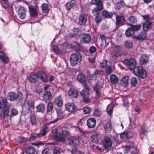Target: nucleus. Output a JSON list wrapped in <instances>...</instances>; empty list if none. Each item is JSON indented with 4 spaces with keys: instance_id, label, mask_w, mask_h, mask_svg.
Segmentation results:
<instances>
[{
    "instance_id": "33",
    "label": "nucleus",
    "mask_w": 154,
    "mask_h": 154,
    "mask_svg": "<svg viewBox=\"0 0 154 154\" xmlns=\"http://www.w3.org/2000/svg\"><path fill=\"white\" fill-rule=\"evenodd\" d=\"M110 80L112 83L115 84L118 83L119 79L116 75L112 74L110 76Z\"/></svg>"
},
{
    "instance_id": "59",
    "label": "nucleus",
    "mask_w": 154,
    "mask_h": 154,
    "mask_svg": "<svg viewBox=\"0 0 154 154\" xmlns=\"http://www.w3.org/2000/svg\"><path fill=\"white\" fill-rule=\"evenodd\" d=\"M53 51L54 53L59 54L60 53V51L59 49L57 46L56 45L54 46L53 47Z\"/></svg>"
},
{
    "instance_id": "15",
    "label": "nucleus",
    "mask_w": 154,
    "mask_h": 154,
    "mask_svg": "<svg viewBox=\"0 0 154 154\" xmlns=\"http://www.w3.org/2000/svg\"><path fill=\"white\" fill-rule=\"evenodd\" d=\"M116 23L117 25H120L125 21L124 17L122 15H117L116 17Z\"/></svg>"
},
{
    "instance_id": "10",
    "label": "nucleus",
    "mask_w": 154,
    "mask_h": 154,
    "mask_svg": "<svg viewBox=\"0 0 154 154\" xmlns=\"http://www.w3.org/2000/svg\"><path fill=\"white\" fill-rule=\"evenodd\" d=\"M134 136L133 133L130 131H126L122 132L120 135L121 138L126 137L127 139L131 138Z\"/></svg>"
},
{
    "instance_id": "55",
    "label": "nucleus",
    "mask_w": 154,
    "mask_h": 154,
    "mask_svg": "<svg viewBox=\"0 0 154 154\" xmlns=\"http://www.w3.org/2000/svg\"><path fill=\"white\" fill-rule=\"evenodd\" d=\"M129 78L128 76H125L123 77L121 79L122 82L125 85L128 83V81Z\"/></svg>"
},
{
    "instance_id": "62",
    "label": "nucleus",
    "mask_w": 154,
    "mask_h": 154,
    "mask_svg": "<svg viewBox=\"0 0 154 154\" xmlns=\"http://www.w3.org/2000/svg\"><path fill=\"white\" fill-rule=\"evenodd\" d=\"M123 105L125 106H128L129 105V103L128 100L127 98H123L122 99Z\"/></svg>"
},
{
    "instance_id": "43",
    "label": "nucleus",
    "mask_w": 154,
    "mask_h": 154,
    "mask_svg": "<svg viewBox=\"0 0 154 154\" xmlns=\"http://www.w3.org/2000/svg\"><path fill=\"white\" fill-rule=\"evenodd\" d=\"M1 2L3 8H7L9 7V3L8 0H1Z\"/></svg>"
},
{
    "instance_id": "49",
    "label": "nucleus",
    "mask_w": 154,
    "mask_h": 154,
    "mask_svg": "<svg viewBox=\"0 0 154 154\" xmlns=\"http://www.w3.org/2000/svg\"><path fill=\"white\" fill-rule=\"evenodd\" d=\"M30 120L31 124L32 125H34L36 124V117L35 116L32 115L31 116Z\"/></svg>"
},
{
    "instance_id": "36",
    "label": "nucleus",
    "mask_w": 154,
    "mask_h": 154,
    "mask_svg": "<svg viewBox=\"0 0 154 154\" xmlns=\"http://www.w3.org/2000/svg\"><path fill=\"white\" fill-rule=\"evenodd\" d=\"M130 26L131 27L134 32L135 31L139 30L141 28L142 25L141 24H137L134 25L132 24H130Z\"/></svg>"
},
{
    "instance_id": "28",
    "label": "nucleus",
    "mask_w": 154,
    "mask_h": 154,
    "mask_svg": "<svg viewBox=\"0 0 154 154\" xmlns=\"http://www.w3.org/2000/svg\"><path fill=\"white\" fill-rule=\"evenodd\" d=\"M49 125H43L41 135L42 136H44L49 131Z\"/></svg>"
},
{
    "instance_id": "11",
    "label": "nucleus",
    "mask_w": 154,
    "mask_h": 154,
    "mask_svg": "<svg viewBox=\"0 0 154 154\" xmlns=\"http://www.w3.org/2000/svg\"><path fill=\"white\" fill-rule=\"evenodd\" d=\"M18 13L19 17L21 19L25 18L26 17V12L25 8L20 7L18 9Z\"/></svg>"
},
{
    "instance_id": "5",
    "label": "nucleus",
    "mask_w": 154,
    "mask_h": 154,
    "mask_svg": "<svg viewBox=\"0 0 154 154\" xmlns=\"http://www.w3.org/2000/svg\"><path fill=\"white\" fill-rule=\"evenodd\" d=\"M123 63L126 66L129 67H142L141 66H137L136 60L132 58H130L129 59H125L123 61Z\"/></svg>"
},
{
    "instance_id": "48",
    "label": "nucleus",
    "mask_w": 154,
    "mask_h": 154,
    "mask_svg": "<svg viewBox=\"0 0 154 154\" xmlns=\"http://www.w3.org/2000/svg\"><path fill=\"white\" fill-rule=\"evenodd\" d=\"M115 30V29H113L111 26L106 27V32H107L110 35H112L113 32Z\"/></svg>"
},
{
    "instance_id": "20",
    "label": "nucleus",
    "mask_w": 154,
    "mask_h": 154,
    "mask_svg": "<svg viewBox=\"0 0 154 154\" xmlns=\"http://www.w3.org/2000/svg\"><path fill=\"white\" fill-rule=\"evenodd\" d=\"M87 123L89 128H93L95 126L96 121L94 118H90L87 120Z\"/></svg>"
},
{
    "instance_id": "26",
    "label": "nucleus",
    "mask_w": 154,
    "mask_h": 154,
    "mask_svg": "<svg viewBox=\"0 0 154 154\" xmlns=\"http://www.w3.org/2000/svg\"><path fill=\"white\" fill-rule=\"evenodd\" d=\"M9 100L14 101L16 100L18 97V95L14 92H11L8 94Z\"/></svg>"
},
{
    "instance_id": "2",
    "label": "nucleus",
    "mask_w": 154,
    "mask_h": 154,
    "mask_svg": "<svg viewBox=\"0 0 154 154\" xmlns=\"http://www.w3.org/2000/svg\"><path fill=\"white\" fill-rule=\"evenodd\" d=\"M130 70L132 71L135 75L139 77V79H144L147 76L146 70L143 68H128Z\"/></svg>"
},
{
    "instance_id": "47",
    "label": "nucleus",
    "mask_w": 154,
    "mask_h": 154,
    "mask_svg": "<svg viewBox=\"0 0 154 154\" xmlns=\"http://www.w3.org/2000/svg\"><path fill=\"white\" fill-rule=\"evenodd\" d=\"M112 144V143L111 140L106 136V149L110 148Z\"/></svg>"
},
{
    "instance_id": "54",
    "label": "nucleus",
    "mask_w": 154,
    "mask_h": 154,
    "mask_svg": "<svg viewBox=\"0 0 154 154\" xmlns=\"http://www.w3.org/2000/svg\"><path fill=\"white\" fill-rule=\"evenodd\" d=\"M71 152L72 154H84L83 152L77 150L76 148L73 149Z\"/></svg>"
},
{
    "instance_id": "17",
    "label": "nucleus",
    "mask_w": 154,
    "mask_h": 154,
    "mask_svg": "<svg viewBox=\"0 0 154 154\" xmlns=\"http://www.w3.org/2000/svg\"><path fill=\"white\" fill-rule=\"evenodd\" d=\"M91 40V35L89 33L84 34L82 39L81 40L82 43H88Z\"/></svg>"
},
{
    "instance_id": "52",
    "label": "nucleus",
    "mask_w": 154,
    "mask_h": 154,
    "mask_svg": "<svg viewBox=\"0 0 154 154\" xmlns=\"http://www.w3.org/2000/svg\"><path fill=\"white\" fill-rule=\"evenodd\" d=\"M125 45L128 48H131L133 46V43L131 41H127L125 42Z\"/></svg>"
},
{
    "instance_id": "16",
    "label": "nucleus",
    "mask_w": 154,
    "mask_h": 154,
    "mask_svg": "<svg viewBox=\"0 0 154 154\" xmlns=\"http://www.w3.org/2000/svg\"><path fill=\"white\" fill-rule=\"evenodd\" d=\"M38 78H40L44 82H47L48 79L46 75L45 72L42 71H39L37 73Z\"/></svg>"
},
{
    "instance_id": "63",
    "label": "nucleus",
    "mask_w": 154,
    "mask_h": 154,
    "mask_svg": "<svg viewBox=\"0 0 154 154\" xmlns=\"http://www.w3.org/2000/svg\"><path fill=\"white\" fill-rule=\"evenodd\" d=\"M42 154H50L49 149L48 148L44 149L42 151Z\"/></svg>"
},
{
    "instance_id": "37",
    "label": "nucleus",
    "mask_w": 154,
    "mask_h": 154,
    "mask_svg": "<svg viewBox=\"0 0 154 154\" xmlns=\"http://www.w3.org/2000/svg\"><path fill=\"white\" fill-rule=\"evenodd\" d=\"M100 40L102 43L100 44V46L105 48L106 46V37L104 35H101L100 38Z\"/></svg>"
},
{
    "instance_id": "6",
    "label": "nucleus",
    "mask_w": 154,
    "mask_h": 154,
    "mask_svg": "<svg viewBox=\"0 0 154 154\" xmlns=\"http://www.w3.org/2000/svg\"><path fill=\"white\" fill-rule=\"evenodd\" d=\"M67 142L69 144L74 146L78 145L80 143L79 138L76 137H69L67 140Z\"/></svg>"
},
{
    "instance_id": "12",
    "label": "nucleus",
    "mask_w": 154,
    "mask_h": 154,
    "mask_svg": "<svg viewBox=\"0 0 154 154\" xmlns=\"http://www.w3.org/2000/svg\"><path fill=\"white\" fill-rule=\"evenodd\" d=\"M28 8L30 17H36L38 14L37 10L32 6H29Z\"/></svg>"
},
{
    "instance_id": "45",
    "label": "nucleus",
    "mask_w": 154,
    "mask_h": 154,
    "mask_svg": "<svg viewBox=\"0 0 154 154\" xmlns=\"http://www.w3.org/2000/svg\"><path fill=\"white\" fill-rule=\"evenodd\" d=\"M103 72L102 71L97 70L94 72V74L92 75L93 78H92V80H95L96 79V75H97L102 74Z\"/></svg>"
},
{
    "instance_id": "19",
    "label": "nucleus",
    "mask_w": 154,
    "mask_h": 154,
    "mask_svg": "<svg viewBox=\"0 0 154 154\" xmlns=\"http://www.w3.org/2000/svg\"><path fill=\"white\" fill-rule=\"evenodd\" d=\"M87 16L84 14H82L80 15L79 19V23L80 25H85L87 21Z\"/></svg>"
},
{
    "instance_id": "29",
    "label": "nucleus",
    "mask_w": 154,
    "mask_h": 154,
    "mask_svg": "<svg viewBox=\"0 0 154 154\" xmlns=\"http://www.w3.org/2000/svg\"><path fill=\"white\" fill-rule=\"evenodd\" d=\"M38 78L37 75L32 74L28 77V79L31 82L33 83L36 82L38 81Z\"/></svg>"
},
{
    "instance_id": "53",
    "label": "nucleus",
    "mask_w": 154,
    "mask_h": 154,
    "mask_svg": "<svg viewBox=\"0 0 154 154\" xmlns=\"http://www.w3.org/2000/svg\"><path fill=\"white\" fill-rule=\"evenodd\" d=\"M112 126L110 122L106 123V133H110L112 129Z\"/></svg>"
},
{
    "instance_id": "21",
    "label": "nucleus",
    "mask_w": 154,
    "mask_h": 154,
    "mask_svg": "<svg viewBox=\"0 0 154 154\" xmlns=\"http://www.w3.org/2000/svg\"><path fill=\"white\" fill-rule=\"evenodd\" d=\"M77 80L80 83L83 84V85L86 84V80L85 79V75L82 73L79 74L77 77Z\"/></svg>"
},
{
    "instance_id": "14",
    "label": "nucleus",
    "mask_w": 154,
    "mask_h": 154,
    "mask_svg": "<svg viewBox=\"0 0 154 154\" xmlns=\"http://www.w3.org/2000/svg\"><path fill=\"white\" fill-rule=\"evenodd\" d=\"M149 59L148 56L145 54H143L140 59V63L141 65H143L147 63Z\"/></svg>"
},
{
    "instance_id": "41",
    "label": "nucleus",
    "mask_w": 154,
    "mask_h": 154,
    "mask_svg": "<svg viewBox=\"0 0 154 154\" xmlns=\"http://www.w3.org/2000/svg\"><path fill=\"white\" fill-rule=\"evenodd\" d=\"M125 3L123 0H120L119 2H117L116 4V6L117 8L119 9L125 6Z\"/></svg>"
},
{
    "instance_id": "51",
    "label": "nucleus",
    "mask_w": 154,
    "mask_h": 154,
    "mask_svg": "<svg viewBox=\"0 0 154 154\" xmlns=\"http://www.w3.org/2000/svg\"><path fill=\"white\" fill-rule=\"evenodd\" d=\"M41 133L38 134H32L30 137V140L31 141H33L35 140L37 137L39 136L41 134Z\"/></svg>"
},
{
    "instance_id": "39",
    "label": "nucleus",
    "mask_w": 154,
    "mask_h": 154,
    "mask_svg": "<svg viewBox=\"0 0 154 154\" xmlns=\"http://www.w3.org/2000/svg\"><path fill=\"white\" fill-rule=\"evenodd\" d=\"M35 152V149L32 147H29L25 150V152L27 154H34Z\"/></svg>"
},
{
    "instance_id": "30",
    "label": "nucleus",
    "mask_w": 154,
    "mask_h": 154,
    "mask_svg": "<svg viewBox=\"0 0 154 154\" xmlns=\"http://www.w3.org/2000/svg\"><path fill=\"white\" fill-rule=\"evenodd\" d=\"M69 95L72 97L76 98L78 96V93L74 89L71 88L68 91Z\"/></svg>"
},
{
    "instance_id": "61",
    "label": "nucleus",
    "mask_w": 154,
    "mask_h": 154,
    "mask_svg": "<svg viewBox=\"0 0 154 154\" xmlns=\"http://www.w3.org/2000/svg\"><path fill=\"white\" fill-rule=\"evenodd\" d=\"M27 140L28 139L27 138L20 137L19 138L18 142L19 143H22L26 142Z\"/></svg>"
},
{
    "instance_id": "42",
    "label": "nucleus",
    "mask_w": 154,
    "mask_h": 154,
    "mask_svg": "<svg viewBox=\"0 0 154 154\" xmlns=\"http://www.w3.org/2000/svg\"><path fill=\"white\" fill-rule=\"evenodd\" d=\"M139 132L144 135L146 134L147 132V130L146 128L143 126H141L139 130Z\"/></svg>"
},
{
    "instance_id": "9",
    "label": "nucleus",
    "mask_w": 154,
    "mask_h": 154,
    "mask_svg": "<svg viewBox=\"0 0 154 154\" xmlns=\"http://www.w3.org/2000/svg\"><path fill=\"white\" fill-rule=\"evenodd\" d=\"M147 33L145 31L140 32L137 36H134L133 37L135 38L136 40H144L146 39L147 37Z\"/></svg>"
},
{
    "instance_id": "50",
    "label": "nucleus",
    "mask_w": 154,
    "mask_h": 154,
    "mask_svg": "<svg viewBox=\"0 0 154 154\" xmlns=\"http://www.w3.org/2000/svg\"><path fill=\"white\" fill-rule=\"evenodd\" d=\"M131 85L133 87L136 86L137 84V80L135 77L132 78L131 79Z\"/></svg>"
},
{
    "instance_id": "31",
    "label": "nucleus",
    "mask_w": 154,
    "mask_h": 154,
    "mask_svg": "<svg viewBox=\"0 0 154 154\" xmlns=\"http://www.w3.org/2000/svg\"><path fill=\"white\" fill-rule=\"evenodd\" d=\"M76 2L75 0H72L69 2H68L65 5L66 9L67 10H69L76 3Z\"/></svg>"
},
{
    "instance_id": "13",
    "label": "nucleus",
    "mask_w": 154,
    "mask_h": 154,
    "mask_svg": "<svg viewBox=\"0 0 154 154\" xmlns=\"http://www.w3.org/2000/svg\"><path fill=\"white\" fill-rule=\"evenodd\" d=\"M10 109L6 108L3 109L1 111L0 114V119L3 120L6 116H9V112Z\"/></svg>"
},
{
    "instance_id": "35",
    "label": "nucleus",
    "mask_w": 154,
    "mask_h": 154,
    "mask_svg": "<svg viewBox=\"0 0 154 154\" xmlns=\"http://www.w3.org/2000/svg\"><path fill=\"white\" fill-rule=\"evenodd\" d=\"M42 12L43 13L47 14L49 11L48 5L47 4L43 3L41 5Z\"/></svg>"
},
{
    "instance_id": "64",
    "label": "nucleus",
    "mask_w": 154,
    "mask_h": 154,
    "mask_svg": "<svg viewBox=\"0 0 154 154\" xmlns=\"http://www.w3.org/2000/svg\"><path fill=\"white\" fill-rule=\"evenodd\" d=\"M60 149L58 147H55L54 149L53 152L54 154H60Z\"/></svg>"
},
{
    "instance_id": "38",
    "label": "nucleus",
    "mask_w": 154,
    "mask_h": 154,
    "mask_svg": "<svg viewBox=\"0 0 154 154\" xmlns=\"http://www.w3.org/2000/svg\"><path fill=\"white\" fill-rule=\"evenodd\" d=\"M53 103L52 102H49L48 104L47 109V113L49 115L51 114L53 108Z\"/></svg>"
},
{
    "instance_id": "3",
    "label": "nucleus",
    "mask_w": 154,
    "mask_h": 154,
    "mask_svg": "<svg viewBox=\"0 0 154 154\" xmlns=\"http://www.w3.org/2000/svg\"><path fill=\"white\" fill-rule=\"evenodd\" d=\"M82 57L81 54L79 52H76L71 54L70 57L71 64L72 66L76 65L81 60Z\"/></svg>"
},
{
    "instance_id": "56",
    "label": "nucleus",
    "mask_w": 154,
    "mask_h": 154,
    "mask_svg": "<svg viewBox=\"0 0 154 154\" xmlns=\"http://www.w3.org/2000/svg\"><path fill=\"white\" fill-rule=\"evenodd\" d=\"M60 135L66 136L70 134L69 132L66 130L62 131L59 133Z\"/></svg>"
},
{
    "instance_id": "58",
    "label": "nucleus",
    "mask_w": 154,
    "mask_h": 154,
    "mask_svg": "<svg viewBox=\"0 0 154 154\" xmlns=\"http://www.w3.org/2000/svg\"><path fill=\"white\" fill-rule=\"evenodd\" d=\"M11 117H12L17 115L18 113V112L17 109L14 108H12L11 109Z\"/></svg>"
},
{
    "instance_id": "18",
    "label": "nucleus",
    "mask_w": 154,
    "mask_h": 154,
    "mask_svg": "<svg viewBox=\"0 0 154 154\" xmlns=\"http://www.w3.org/2000/svg\"><path fill=\"white\" fill-rule=\"evenodd\" d=\"M66 110L71 112L74 111L75 109V106L72 103H68L65 105Z\"/></svg>"
},
{
    "instance_id": "46",
    "label": "nucleus",
    "mask_w": 154,
    "mask_h": 154,
    "mask_svg": "<svg viewBox=\"0 0 154 154\" xmlns=\"http://www.w3.org/2000/svg\"><path fill=\"white\" fill-rule=\"evenodd\" d=\"M128 20L132 23H137V18L133 16L130 17L128 18Z\"/></svg>"
},
{
    "instance_id": "23",
    "label": "nucleus",
    "mask_w": 154,
    "mask_h": 154,
    "mask_svg": "<svg viewBox=\"0 0 154 154\" xmlns=\"http://www.w3.org/2000/svg\"><path fill=\"white\" fill-rule=\"evenodd\" d=\"M54 103L57 106L60 107L63 104V101L62 98L60 96H59L55 99Z\"/></svg>"
},
{
    "instance_id": "40",
    "label": "nucleus",
    "mask_w": 154,
    "mask_h": 154,
    "mask_svg": "<svg viewBox=\"0 0 154 154\" xmlns=\"http://www.w3.org/2000/svg\"><path fill=\"white\" fill-rule=\"evenodd\" d=\"M53 137L55 140L59 142H64L65 141V140L63 137H60L56 134L54 135Z\"/></svg>"
},
{
    "instance_id": "34",
    "label": "nucleus",
    "mask_w": 154,
    "mask_h": 154,
    "mask_svg": "<svg viewBox=\"0 0 154 154\" xmlns=\"http://www.w3.org/2000/svg\"><path fill=\"white\" fill-rule=\"evenodd\" d=\"M134 34V32L131 26L128 27L125 32V35L127 37H131Z\"/></svg>"
},
{
    "instance_id": "4",
    "label": "nucleus",
    "mask_w": 154,
    "mask_h": 154,
    "mask_svg": "<svg viewBox=\"0 0 154 154\" xmlns=\"http://www.w3.org/2000/svg\"><path fill=\"white\" fill-rule=\"evenodd\" d=\"M84 88L81 92L80 94L83 98V101L86 103H88L90 101V99L88 97L89 94V88L86 84H83Z\"/></svg>"
},
{
    "instance_id": "24",
    "label": "nucleus",
    "mask_w": 154,
    "mask_h": 154,
    "mask_svg": "<svg viewBox=\"0 0 154 154\" xmlns=\"http://www.w3.org/2000/svg\"><path fill=\"white\" fill-rule=\"evenodd\" d=\"M99 139V135L96 133L92 134L90 137L91 141L93 143H97Z\"/></svg>"
},
{
    "instance_id": "57",
    "label": "nucleus",
    "mask_w": 154,
    "mask_h": 154,
    "mask_svg": "<svg viewBox=\"0 0 154 154\" xmlns=\"http://www.w3.org/2000/svg\"><path fill=\"white\" fill-rule=\"evenodd\" d=\"M101 112L100 110L96 109L93 113V115L95 116L99 117L101 114Z\"/></svg>"
},
{
    "instance_id": "25",
    "label": "nucleus",
    "mask_w": 154,
    "mask_h": 154,
    "mask_svg": "<svg viewBox=\"0 0 154 154\" xmlns=\"http://www.w3.org/2000/svg\"><path fill=\"white\" fill-rule=\"evenodd\" d=\"M101 88V87L99 83H97L93 87L94 90L96 92V94L97 96V98L99 97L100 95V93L99 92V91Z\"/></svg>"
},
{
    "instance_id": "7",
    "label": "nucleus",
    "mask_w": 154,
    "mask_h": 154,
    "mask_svg": "<svg viewBox=\"0 0 154 154\" xmlns=\"http://www.w3.org/2000/svg\"><path fill=\"white\" fill-rule=\"evenodd\" d=\"M114 54H112V58H113L115 61L116 60L117 58L118 57L121 56L122 54V51L120 47L119 46H116L115 47L114 50Z\"/></svg>"
},
{
    "instance_id": "1",
    "label": "nucleus",
    "mask_w": 154,
    "mask_h": 154,
    "mask_svg": "<svg viewBox=\"0 0 154 154\" xmlns=\"http://www.w3.org/2000/svg\"><path fill=\"white\" fill-rule=\"evenodd\" d=\"M141 17L145 22L143 24V29L146 31L150 30L153 26L152 19L149 14L141 15Z\"/></svg>"
},
{
    "instance_id": "44",
    "label": "nucleus",
    "mask_w": 154,
    "mask_h": 154,
    "mask_svg": "<svg viewBox=\"0 0 154 154\" xmlns=\"http://www.w3.org/2000/svg\"><path fill=\"white\" fill-rule=\"evenodd\" d=\"M102 9H100L99 7L94 8L92 10V13L93 15L94 16L98 15L99 11L102 10Z\"/></svg>"
},
{
    "instance_id": "60",
    "label": "nucleus",
    "mask_w": 154,
    "mask_h": 154,
    "mask_svg": "<svg viewBox=\"0 0 154 154\" xmlns=\"http://www.w3.org/2000/svg\"><path fill=\"white\" fill-rule=\"evenodd\" d=\"M102 19V18L101 16L100 15H97L96 16L95 18V21L97 24H98L100 23Z\"/></svg>"
},
{
    "instance_id": "32",
    "label": "nucleus",
    "mask_w": 154,
    "mask_h": 154,
    "mask_svg": "<svg viewBox=\"0 0 154 154\" xmlns=\"http://www.w3.org/2000/svg\"><path fill=\"white\" fill-rule=\"evenodd\" d=\"M51 99V94L50 91L45 93L43 95V100L45 101L50 100Z\"/></svg>"
},
{
    "instance_id": "8",
    "label": "nucleus",
    "mask_w": 154,
    "mask_h": 154,
    "mask_svg": "<svg viewBox=\"0 0 154 154\" xmlns=\"http://www.w3.org/2000/svg\"><path fill=\"white\" fill-rule=\"evenodd\" d=\"M10 104L8 103L6 98L2 97L0 98V110L2 109H10Z\"/></svg>"
},
{
    "instance_id": "22",
    "label": "nucleus",
    "mask_w": 154,
    "mask_h": 154,
    "mask_svg": "<svg viewBox=\"0 0 154 154\" xmlns=\"http://www.w3.org/2000/svg\"><path fill=\"white\" fill-rule=\"evenodd\" d=\"M90 3L91 5H95L99 7L100 9H103V3L100 0H91Z\"/></svg>"
},
{
    "instance_id": "27",
    "label": "nucleus",
    "mask_w": 154,
    "mask_h": 154,
    "mask_svg": "<svg viewBox=\"0 0 154 154\" xmlns=\"http://www.w3.org/2000/svg\"><path fill=\"white\" fill-rule=\"evenodd\" d=\"M45 106L44 104L42 103L39 104L36 107V112L43 113L45 110Z\"/></svg>"
}]
</instances>
